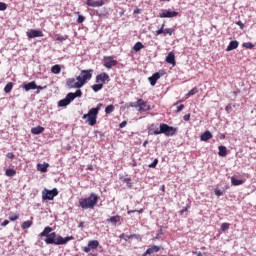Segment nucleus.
Listing matches in <instances>:
<instances>
[{
    "mask_svg": "<svg viewBox=\"0 0 256 256\" xmlns=\"http://www.w3.org/2000/svg\"><path fill=\"white\" fill-rule=\"evenodd\" d=\"M130 107H134V109H137L139 113H147V111H151V105L141 98L135 103H131Z\"/></svg>",
    "mask_w": 256,
    "mask_h": 256,
    "instance_id": "nucleus-6",
    "label": "nucleus"
},
{
    "mask_svg": "<svg viewBox=\"0 0 256 256\" xmlns=\"http://www.w3.org/2000/svg\"><path fill=\"white\" fill-rule=\"evenodd\" d=\"M121 221V216L116 215V216H112L110 218L107 219L108 223H119Z\"/></svg>",
    "mask_w": 256,
    "mask_h": 256,
    "instance_id": "nucleus-28",
    "label": "nucleus"
},
{
    "mask_svg": "<svg viewBox=\"0 0 256 256\" xmlns=\"http://www.w3.org/2000/svg\"><path fill=\"white\" fill-rule=\"evenodd\" d=\"M177 133V128L169 126L168 124H160V129L154 131V135H165L166 137H173Z\"/></svg>",
    "mask_w": 256,
    "mask_h": 256,
    "instance_id": "nucleus-5",
    "label": "nucleus"
},
{
    "mask_svg": "<svg viewBox=\"0 0 256 256\" xmlns=\"http://www.w3.org/2000/svg\"><path fill=\"white\" fill-rule=\"evenodd\" d=\"M86 5L88 7H103V5H105V0H99V1L86 0Z\"/></svg>",
    "mask_w": 256,
    "mask_h": 256,
    "instance_id": "nucleus-15",
    "label": "nucleus"
},
{
    "mask_svg": "<svg viewBox=\"0 0 256 256\" xmlns=\"http://www.w3.org/2000/svg\"><path fill=\"white\" fill-rule=\"evenodd\" d=\"M68 39H69V36L67 35H64V36L57 35L56 41H60V43H63V41H67Z\"/></svg>",
    "mask_w": 256,
    "mask_h": 256,
    "instance_id": "nucleus-36",
    "label": "nucleus"
},
{
    "mask_svg": "<svg viewBox=\"0 0 256 256\" xmlns=\"http://www.w3.org/2000/svg\"><path fill=\"white\" fill-rule=\"evenodd\" d=\"M101 107H103V104L99 103L97 104V107L92 108V110L99 114V111H101Z\"/></svg>",
    "mask_w": 256,
    "mask_h": 256,
    "instance_id": "nucleus-41",
    "label": "nucleus"
},
{
    "mask_svg": "<svg viewBox=\"0 0 256 256\" xmlns=\"http://www.w3.org/2000/svg\"><path fill=\"white\" fill-rule=\"evenodd\" d=\"M113 111H115V106L113 104H110L105 108L106 115H111Z\"/></svg>",
    "mask_w": 256,
    "mask_h": 256,
    "instance_id": "nucleus-32",
    "label": "nucleus"
},
{
    "mask_svg": "<svg viewBox=\"0 0 256 256\" xmlns=\"http://www.w3.org/2000/svg\"><path fill=\"white\" fill-rule=\"evenodd\" d=\"M166 63H169V65H173L175 67L177 65V62L175 61V53L169 52L166 56Z\"/></svg>",
    "mask_w": 256,
    "mask_h": 256,
    "instance_id": "nucleus-18",
    "label": "nucleus"
},
{
    "mask_svg": "<svg viewBox=\"0 0 256 256\" xmlns=\"http://www.w3.org/2000/svg\"><path fill=\"white\" fill-rule=\"evenodd\" d=\"M19 219V214H13L9 216L10 221H17Z\"/></svg>",
    "mask_w": 256,
    "mask_h": 256,
    "instance_id": "nucleus-44",
    "label": "nucleus"
},
{
    "mask_svg": "<svg viewBox=\"0 0 256 256\" xmlns=\"http://www.w3.org/2000/svg\"><path fill=\"white\" fill-rule=\"evenodd\" d=\"M8 224H9V220H4V221L1 223V227H7Z\"/></svg>",
    "mask_w": 256,
    "mask_h": 256,
    "instance_id": "nucleus-53",
    "label": "nucleus"
},
{
    "mask_svg": "<svg viewBox=\"0 0 256 256\" xmlns=\"http://www.w3.org/2000/svg\"><path fill=\"white\" fill-rule=\"evenodd\" d=\"M32 225H33V220H27V221L22 223L21 228L23 230L29 229V227H31Z\"/></svg>",
    "mask_w": 256,
    "mask_h": 256,
    "instance_id": "nucleus-30",
    "label": "nucleus"
},
{
    "mask_svg": "<svg viewBox=\"0 0 256 256\" xmlns=\"http://www.w3.org/2000/svg\"><path fill=\"white\" fill-rule=\"evenodd\" d=\"M178 15L179 12L177 11L162 10V12L159 14V17H161V19H171L173 17H177Z\"/></svg>",
    "mask_w": 256,
    "mask_h": 256,
    "instance_id": "nucleus-12",
    "label": "nucleus"
},
{
    "mask_svg": "<svg viewBox=\"0 0 256 256\" xmlns=\"http://www.w3.org/2000/svg\"><path fill=\"white\" fill-rule=\"evenodd\" d=\"M106 81H111L109 78V74L103 72L96 76V83H100V85H104Z\"/></svg>",
    "mask_w": 256,
    "mask_h": 256,
    "instance_id": "nucleus-14",
    "label": "nucleus"
},
{
    "mask_svg": "<svg viewBox=\"0 0 256 256\" xmlns=\"http://www.w3.org/2000/svg\"><path fill=\"white\" fill-rule=\"evenodd\" d=\"M183 109H185V105L181 104V105L177 106L176 113H181V111H183Z\"/></svg>",
    "mask_w": 256,
    "mask_h": 256,
    "instance_id": "nucleus-45",
    "label": "nucleus"
},
{
    "mask_svg": "<svg viewBox=\"0 0 256 256\" xmlns=\"http://www.w3.org/2000/svg\"><path fill=\"white\" fill-rule=\"evenodd\" d=\"M186 211H189V206H186L184 209L179 211V215H183V213H186Z\"/></svg>",
    "mask_w": 256,
    "mask_h": 256,
    "instance_id": "nucleus-51",
    "label": "nucleus"
},
{
    "mask_svg": "<svg viewBox=\"0 0 256 256\" xmlns=\"http://www.w3.org/2000/svg\"><path fill=\"white\" fill-rule=\"evenodd\" d=\"M159 251H161V247L154 245L148 248L142 256L153 255V253H159Z\"/></svg>",
    "mask_w": 256,
    "mask_h": 256,
    "instance_id": "nucleus-16",
    "label": "nucleus"
},
{
    "mask_svg": "<svg viewBox=\"0 0 256 256\" xmlns=\"http://www.w3.org/2000/svg\"><path fill=\"white\" fill-rule=\"evenodd\" d=\"M117 63V60H114L113 56L103 57V65L106 67V69H113V67H116Z\"/></svg>",
    "mask_w": 256,
    "mask_h": 256,
    "instance_id": "nucleus-10",
    "label": "nucleus"
},
{
    "mask_svg": "<svg viewBox=\"0 0 256 256\" xmlns=\"http://www.w3.org/2000/svg\"><path fill=\"white\" fill-rule=\"evenodd\" d=\"M174 32H175V29L173 28L165 29V24H162L161 28L155 32V36L157 37L159 35H163L164 37H167V35H169L171 37V35H173Z\"/></svg>",
    "mask_w": 256,
    "mask_h": 256,
    "instance_id": "nucleus-9",
    "label": "nucleus"
},
{
    "mask_svg": "<svg viewBox=\"0 0 256 256\" xmlns=\"http://www.w3.org/2000/svg\"><path fill=\"white\" fill-rule=\"evenodd\" d=\"M239 93H241V90L237 89L236 91H233V95L235 97H237V95H239Z\"/></svg>",
    "mask_w": 256,
    "mask_h": 256,
    "instance_id": "nucleus-56",
    "label": "nucleus"
},
{
    "mask_svg": "<svg viewBox=\"0 0 256 256\" xmlns=\"http://www.w3.org/2000/svg\"><path fill=\"white\" fill-rule=\"evenodd\" d=\"M13 91V82H8L4 87V93H11Z\"/></svg>",
    "mask_w": 256,
    "mask_h": 256,
    "instance_id": "nucleus-31",
    "label": "nucleus"
},
{
    "mask_svg": "<svg viewBox=\"0 0 256 256\" xmlns=\"http://www.w3.org/2000/svg\"><path fill=\"white\" fill-rule=\"evenodd\" d=\"M98 113H96L95 110H93V108H91L87 114H84L82 116V119H86V123H88V125H90L91 127H94V125H97V117H98Z\"/></svg>",
    "mask_w": 256,
    "mask_h": 256,
    "instance_id": "nucleus-7",
    "label": "nucleus"
},
{
    "mask_svg": "<svg viewBox=\"0 0 256 256\" xmlns=\"http://www.w3.org/2000/svg\"><path fill=\"white\" fill-rule=\"evenodd\" d=\"M232 107H231V104H228L226 107H225V111H227V113H229V111H231Z\"/></svg>",
    "mask_w": 256,
    "mask_h": 256,
    "instance_id": "nucleus-54",
    "label": "nucleus"
},
{
    "mask_svg": "<svg viewBox=\"0 0 256 256\" xmlns=\"http://www.w3.org/2000/svg\"><path fill=\"white\" fill-rule=\"evenodd\" d=\"M159 163L158 159H154L153 163L149 164L148 167H150V169H155L157 167V164Z\"/></svg>",
    "mask_w": 256,
    "mask_h": 256,
    "instance_id": "nucleus-40",
    "label": "nucleus"
},
{
    "mask_svg": "<svg viewBox=\"0 0 256 256\" xmlns=\"http://www.w3.org/2000/svg\"><path fill=\"white\" fill-rule=\"evenodd\" d=\"M237 47H239V42L237 40H233L227 46L226 51H233L234 49H237Z\"/></svg>",
    "mask_w": 256,
    "mask_h": 256,
    "instance_id": "nucleus-20",
    "label": "nucleus"
},
{
    "mask_svg": "<svg viewBox=\"0 0 256 256\" xmlns=\"http://www.w3.org/2000/svg\"><path fill=\"white\" fill-rule=\"evenodd\" d=\"M162 1H169V0H162Z\"/></svg>",
    "mask_w": 256,
    "mask_h": 256,
    "instance_id": "nucleus-63",
    "label": "nucleus"
},
{
    "mask_svg": "<svg viewBox=\"0 0 256 256\" xmlns=\"http://www.w3.org/2000/svg\"><path fill=\"white\" fill-rule=\"evenodd\" d=\"M84 225H85L84 222H80L79 227H80V228H83Z\"/></svg>",
    "mask_w": 256,
    "mask_h": 256,
    "instance_id": "nucleus-58",
    "label": "nucleus"
},
{
    "mask_svg": "<svg viewBox=\"0 0 256 256\" xmlns=\"http://www.w3.org/2000/svg\"><path fill=\"white\" fill-rule=\"evenodd\" d=\"M0 11H7V4L5 2H0Z\"/></svg>",
    "mask_w": 256,
    "mask_h": 256,
    "instance_id": "nucleus-42",
    "label": "nucleus"
},
{
    "mask_svg": "<svg viewBox=\"0 0 256 256\" xmlns=\"http://www.w3.org/2000/svg\"><path fill=\"white\" fill-rule=\"evenodd\" d=\"M98 17H107L105 14H98Z\"/></svg>",
    "mask_w": 256,
    "mask_h": 256,
    "instance_id": "nucleus-59",
    "label": "nucleus"
},
{
    "mask_svg": "<svg viewBox=\"0 0 256 256\" xmlns=\"http://www.w3.org/2000/svg\"><path fill=\"white\" fill-rule=\"evenodd\" d=\"M145 47V45H143V43L141 42H137L134 47H133V50L137 52H139L140 49H143Z\"/></svg>",
    "mask_w": 256,
    "mask_h": 256,
    "instance_id": "nucleus-34",
    "label": "nucleus"
},
{
    "mask_svg": "<svg viewBox=\"0 0 256 256\" xmlns=\"http://www.w3.org/2000/svg\"><path fill=\"white\" fill-rule=\"evenodd\" d=\"M5 175H6V177H15V175H17V170H15L13 168H8L5 171Z\"/></svg>",
    "mask_w": 256,
    "mask_h": 256,
    "instance_id": "nucleus-26",
    "label": "nucleus"
},
{
    "mask_svg": "<svg viewBox=\"0 0 256 256\" xmlns=\"http://www.w3.org/2000/svg\"><path fill=\"white\" fill-rule=\"evenodd\" d=\"M242 47H244V49H254L255 44L251 43V42H244L242 44Z\"/></svg>",
    "mask_w": 256,
    "mask_h": 256,
    "instance_id": "nucleus-35",
    "label": "nucleus"
},
{
    "mask_svg": "<svg viewBox=\"0 0 256 256\" xmlns=\"http://www.w3.org/2000/svg\"><path fill=\"white\" fill-rule=\"evenodd\" d=\"M77 97H83V92L81 89L76 90L75 93L70 92L66 97L58 102V107H67L72 101H75Z\"/></svg>",
    "mask_w": 256,
    "mask_h": 256,
    "instance_id": "nucleus-4",
    "label": "nucleus"
},
{
    "mask_svg": "<svg viewBox=\"0 0 256 256\" xmlns=\"http://www.w3.org/2000/svg\"><path fill=\"white\" fill-rule=\"evenodd\" d=\"M92 77L93 69L81 70L78 77L67 79L66 86H68L69 89H81V87H83L87 81H91Z\"/></svg>",
    "mask_w": 256,
    "mask_h": 256,
    "instance_id": "nucleus-2",
    "label": "nucleus"
},
{
    "mask_svg": "<svg viewBox=\"0 0 256 256\" xmlns=\"http://www.w3.org/2000/svg\"><path fill=\"white\" fill-rule=\"evenodd\" d=\"M193 255H197V256H203V254L201 252H197V251H192Z\"/></svg>",
    "mask_w": 256,
    "mask_h": 256,
    "instance_id": "nucleus-57",
    "label": "nucleus"
},
{
    "mask_svg": "<svg viewBox=\"0 0 256 256\" xmlns=\"http://www.w3.org/2000/svg\"><path fill=\"white\" fill-rule=\"evenodd\" d=\"M229 227H231L230 223H222L221 224V231L225 232V231L229 230Z\"/></svg>",
    "mask_w": 256,
    "mask_h": 256,
    "instance_id": "nucleus-37",
    "label": "nucleus"
},
{
    "mask_svg": "<svg viewBox=\"0 0 256 256\" xmlns=\"http://www.w3.org/2000/svg\"><path fill=\"white\" fill-rule=\"evenodd\" d=\"M147 145V141L144 142L143 146L145 147Z\"/></svg>",
    "mask_w": 256,
    "mask_h": 256,
    "instance_id": "nucleus-60",
    "label": "nucleus"
},
{
    "mask_svg": "<svg viewBox=\"0 0 256 256\" xmlns=\"http://www.w3.org/2000/svg\"><path fill=\"white\" fill-rule=\"evenodd\" d=\"M236 25H238V27H240V29H245V24H243V22H241V20L236 22Z\"/></svg>",
    "mask_w": 256,
    "mask_h": 256,
    "instance_id": "nucleus-46",
    "label": "nucleus"
},
{
    "mask_svg": "<svg viewBox=\"0 0 256 256\" xmlns=\"http://www.w3.org/2000/svg\"><path fill=\"white\" fill-rule=\"evenodd\" d=\"M143 208H141L140 210H128L127 214L131 215V213H143Z\"/></svg>",
    "mask_w": 256,
    "mask_h": 256,
    "instance_id": "nucleus-43",
    "label": "nucleus"
},
{
    "mask_svg": "<svg viewBox=\"0 0 256 256\" xmlns=\"http://www.w3.org/2000/svg\"><path fill=\"white\" fill-rule=\"evenodd\" d=\"M159 79H161V74L159 72L154 73L151 77L148 78L152 87H155V85H157V81H159Z\"/></svg>",
    "mask_w": 256,
    "mask_h": 256,
    "instance_id": "nucleus-17",
    "label": "nucleus"
},
{
    "mask_svg": "<svg viewBox=\"0 0 256 256\" xmlns=\"http://www.w3.org/2000/svg\"><path fill=\"white\" fill-rule=\"evenodd\" d=\"M51 71L52 73H54V75H59V73H61V66L59 64H56L51 67Z\"/></svg>",
    "mask_w": 256,
    "mask_h": 256,
    "instance_id": "nucleus-29",
    "label": "nucleus"
},
{
    "mask_svg": "<svg viewBox=\"0 0 256 256\" xmlns=\"http://www.w3.org/2000/svg\"><path fill=\"white\" fill-rule=\"evenodd\" d=\"M139 13H141V9L136 8V9L134 10V15H139Z\"/></svg>",
    "mask_w": 256,
    "mask_h": 256,
    "instance_id": "nucleus-55",
    "label": "nucleus"
},
{
    "mask_svg": "<svg viewBox=\"0 0 256 256\" xmlns=\"http://www.w3.org/2000/svg\"><path fill=\"white\" fill-rule=\"evenodd\" d=\"M214 193H215L216 197H221L222 195H225V192L221 191L219 188H216L214 190Z\"/></svg>",
    "mask_w": 256,
    "mask_h": 256,
    "instance_id": "nucleus-38",
    "label": "nucleus"
},
{
    "mask_svg": "<svg viewBox=\"0 0 256 256\" xmlns=\"http://www.w3.org/2000/svg\"><path fill=\"white\" fill-rule=\"evenodd\" d=\"M26 35L28 39H35L37 37H43V31L36 30V29H30L26 32Z\"/></svg>",
    "mask_w": 256,
    "mask_h": 256,
    "instance_id": "nucleus-13",
    "label": "nucleus"
},
{
    "mask_svg": "<svg viewBox=\"0 0 256 256\" xmlns=\"http://www.w3.org/2000/svg\"><path fill=\"white\" fill-rule=\"evenodd\" d=\"M39 237L44 239L46 245H67L69 241H73V236H67L63 238L61 235H58L53 232V228L47 226L44 228V230L39 234Z\"/></svg>",
    "mask_w": 256,
    "mask_h": 256,
    "instance_id": "nucleus-1",
    "label": "nucleus"
},
{
    "mask_svg": "<svg viewBox=\"0 0 256 256\" xmlns=\"http://www.w3.org/2000/svg\"><path fill=\"white\" fill-rule=\"evenodd\" d=\"M92 256H97V254H92Z\"/></svg>",
    "mask_w": 256,
    "mask_h": 256,
    "instance_id": "nucleus-62",
    "label": "nucleus"
},
{
    "mask_svg": "<svg viewBox=\"0 0 256 256\" xmlns=\"http://www.w3.org/2000/svg\"><path fill=\"white\" fill-rule=\"evenodd\" d=\"M101 89H103V84L101 83H97L92 86L94 93H98V91H101Z\"/></svg>",
    "mask_w": 256,
    "mask_h": 256,
    "instance_id": "nucleus-33",
    "label": "nucleus"
},
{
    "mask_svg": "<svg viewBox=\"0 0 256 256\" xmlns=\"http://www.w3.org/2000/svg\"><path fill=\"white\" fill-rule=\"evenodd\" d=\"M88 169H90V170L93 169V166H90Z\"/></svg>",
    "mask_w": 256,
    "mask_h": 256,
    "instance_id": "nucleus-61",
    "label": "nucleus"
},
{
    "mask_svg": "<svg viewBox=\"0 0 256 256\" xmlns=\"http://www.w3.org/2000/svg\"><path fill=\"white\" fill-rule=\"evenodd\" d=\"M36 89H38L36 93L39 94L43 89H47V86H37Z\"/></svg>",
    "mask_w": 256,
    "mask_h": 256,
    "instance_id": "nucleus-47",
    "label": "nucleus"
},
{
    "mask_svg": "<svg viewBox=\"0 0 256 256\" xmlns=\"http://www.w3.org/2000/svg\"><path fill=\"white\" fill-rule=\"evenodd\" d=\"M57 195H59V190H57V188H53L52 190L44 189L42 191V199L44 201H53Z\"/></svg>",
    "mask_w": 256,
    "mask_h": 256,
    "instance_id": "nucleus-8",
    "label": "nucleus"
},
{
    "mask_svg": "<svg viewBox=\"0 0 256 256\" xmlns=\"http://www.w3.org/2000/svg\"><path fill=\"white\" fill-rule=\"evenodd\" d=\"M218 151H219L218 152L219 157H227V147L219 146Z\"/></svg>",
    "mask_w": 256,
    "mask_h": 256,
    "instance_id": "nucleus-24",
    "label": "nucleus"
},
{
    "mask_svg": "<svg viewBox=\"0 0 256 256\" xmlns=\"http://www.w3.org/2000/svg\"><path fill=\"white\" fill-rule=\"evenodd\" d=\"M6 157H7L8 159H15V154H13V152H8L7 155H6Z\"/></svg>",
    "mask_w": 256,
    "mask_h": 256,
    "instance_id": "nucleus-48",
    "label": "nucleus"
},
{
    "mask_svg": "<svg viewBox=\"0 0 256 256\" xmlns=\"http://www.w3.org/2000/svg\"><path fill=\"white\" fill-rule=\"evenodd\" d=\"M199 93V88L194 87L192 88L187 94H186V99H189V97H193V95H197Z\"/></svg>",
    "mask_w": 256,
    "mask_h": 256,
    "instance_id": "nucleus-27",
    "label": "nucleus"
},
{
    "mask_svg": "<svg viewBox=\"0 0 256 256\" xmlns=\"http://www.w3.org/2000/svg\"><path fill=\"white\" fill-rule=\"evenodd\" d=\"M231 183L232 185H234V187H239V185H243V183H245V180H238L237 178H235V176H232Z\"/></svg>",
    "mask_w": 256,
    "mask_h": 256,
    "instance_id": "nucleus-23",
    "label": "nucleus"
},
{
    "mask_svg": "<svg viewBox=\"0 0 256 256\" xmlns=\"http://www.w3.org/2000/svg\"><path fill=\"white\" fill-rule=\"evenodd\" d=\"M97 247H99V242L97 240H90L88 245L82 248V251H84V253H91V251H95Z\"/></svg>",
    "mask_w": 256,
    "mask_h": 256,
    "instance_id": "nucleus-11",
    "label": "nucleus"
},
{
    "mask_svg": "<svg viewBox=\"0 0 256 256\" xmlns=\"http://www.w3.org/2000/svg\"><path fill=\"white\" fill-rule=\"evenodd\" d=\"M97 203H99V196L95 193H91L89 197L80 198L79 207H81V209H94Z\"/></svg>",
    "mask_w": 256,
    "mask_h": 256,
    "instance_id": "nucleus-3",
    "label": "nucleus"
},
{
    "mask_svg": "<svg viewBox=\"0 0 256 256\" xmlns=\"http://www.w3.org/2000/svg\"><path fill=\"white\" fill-rule=\"evenodd\" d=\"M23 89H25V91H31L32 89H37V84L35 83V81L29 82L28 84H25L23 86Z\"/></svg>",
    "mask_w": 256,
    "mask_h": 256,
    "instance_id": "nucleus-22",
    "label": "nucleus"
},
{
    "mask_svg": "<svg viewBox=\"0 0 256 256\" xmlns=\"http://www.w3.org/2000/svg\"><path fill=\"white\" fill-rule=\"evenodd\" d=\"M184 121H189V119H191V114H186L183 117Z\"/></svg>",
    "mask_w": 256,
    "mask_h": 256,
    "instance_id": "nucleus-52",
    "label": "nucleus"
},
{
    "mask_svg": "<svg viewBox=\"0 0 256 256\" xmlns=\"http://www.w3.org/2000/svg\"><path fill=\"white\" fill-rule=\"evenodd\" d=\"M48 168H49V164L48 163L38 164L37 165V169H38V171H41V173H47V169Z\"/></svg>",
    "mask_w": 256,
    "mask_h": 256,
    "instance_id": "nucleus-25",
    "label": "nucleus"
},
{
    "mask_svg": "<svg viewBox=\"0 0 256 256\" xmlns=\"http://www.w3.org/2000/svg\"><path fill=\"white\" fill-rule=\"evenodd\" d=\"M45 131V128L42 126H37L31 129L32 135H41Z\"/></svg>",
    "mask_w": 256,
    "mask_h": 256,
    "instance_id": "nucleus-21",
    "label": "nucleus"
},
{
    "mask_svg": "<svg viewBox=\"0 0 256 256\" xmlns=\"http://www.w3.org/2000/svg\"><path fill=\"white\" fill-rule=\"evenodd\" d=\"M123 127H127V121H122L120 124H119V128L120 129H123Z\"/></svg>",
    "mask_w": 256,
    "mask_h": 256,
    "instance_id": "nucleus-50",
    "label": "nucleus"
},
{
    "mask_svg": "<svg viewBox=\"0 0 256 256\" xmlns=\"http://www.w3.org/2000/svg\"><path fill=\"white\" fill-rule=\"evenodd\" d=\"M84 21H85L84 16L79 15V16H78V19H77V23H83Z\"/></svg>",
    "mask_w": 256,
    "mask_h": 256,
    "instance_id": "nucleus-49",
    "label": "nucleus"
},
{
    "mask_svg": "<svg viewBox=\"0 0 256 256\" xmlns=\"http://www.w3.org/2000/svg\"><path fill=\"white\" fill-rule=\"evenodd\" d=\"M124 183H126L127 187H129V189H131V187H133V184L131 183V178H124Z\"/></svg>",
    "mask_w": 256,
    "mask_h": 256,
    "instance_id": "nucleus-39",
    "label": "nucleus"
},
{
    "mask_svg": "<svg viewBox=\"0 0 256 256\" xmlns=\"http://www.w3.org/2000/svg\"><path fill=\"white\" fill-rule=\"evenodd\" d=\"M209 139H213V134H211L209 130H206L204 133L201 134L200 140L209 141Z\"/></svg>",
    "mask_w": 256,
    "mask_h": 256,
    "instance_id": "nucleus-19",
    "label": "nucleus"
}]
</instances>
